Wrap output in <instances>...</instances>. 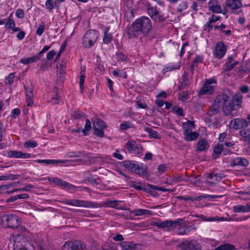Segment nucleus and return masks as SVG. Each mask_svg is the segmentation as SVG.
Here are the masks:
<instances>
[{"label": "nucleus", "instance_id": "f257e3e1", "mask_svg": "<svg viewBox=\"0 0 250 250\" xmlns=\"http://www.w3.org/2000/svg\"><path fill=\"white\" fill-rule=\"evenodd\" d=\"M236 102V100H231L230 97L226 94L218 95L207 112V116L205 118L206 122L211 123L212 116L217 114L221 108L226 116L229 115L235 110V106H238L237 104L234 103ZM237 102H239V100Z\"/></svg>", "mask_w": 250, "mask_h": 250}, {"label": "nucleus", "instance_id": "f03ea898", "mask_svg": "<svg viewBox=\"0 0 250 250\" xmlns=\"http://www.w3.org/2000/svg\"><path fill=\"white\" fill-rule=\"evenodd\" d=\"M151 29L150 19L146 16H142L136 19L131 25H128L125 32L129 39H133L141 34L147 35Z\"/></svg>", "mask_w": 250, "mask_h": 250}, {"label": "nucleus", "instance_id": "7ed1b4c3", "mask_svg": "<svg viewBox=\"0 0 250 250\" xmlns=\"http://www.w3.org/2000/svg\"><path fill=\"white\" fill-rule=\"evenodd\" d=\"M19 229L21 232L19 233L16 231L13 235V247L29 246L30 244L25 236L27 233L26 229L25 227L21 226L19 228Z\"/></svg>", "mask_w": 250, "mask_h": 250}, {"label": "nucleus", "instance_id": "20e7f679", "mask_svg": "<svg viewBox=\"0 0 250 250\" xmlns=\"http://www.w3.org/2000/svg\"><path fill=\"white\" fill-rule=\"evenodd\" d=\"M99 37L98 32L96 30H87L83 38L82 43L84 47L89 48L93 46Z\"/></svg>", "mask_w": 250, "mask_h": 250}, {"label": "nucleus", "instance_id": "39448f33", "mask_svg": "<svg viewBox=\"0 0 250 250\" xmlns=\"http://www.w3.org/2000/svg\"><path fill=\"white\" fill-rule=\"evenodd\" d=\"M0 220L3 225L12 229L17 228L21 224L19 217L13 214L4 215L0 219Z\"/></svg>", "mask_w": 250, "mask_h": 250}, {"label": "nucleus", "instance_id": "423d86ee", "mask_svg": "<svg viewBox=\"0 0 250 250\" xmlns=\"http://www.w3.org/2000/svg\"><path fill=\"white\" fill-rule=\"evenodd\" d=\"M94 135L100 138L104 135V129L106 127V123L101 119L95 118L92 120Z\"/></svg>", "mask_w": 250, "mask_h": 250}, {"label": "nucleus", "instance_id": "0eeeda50", "mask_svg": "<svg viewBox=\"0 0 250 250\" xmlns=\"http://www.w3.org/2000/svg\"><path fill=\"white\" fill-rule=\"evenodd\" d=\"M62 203L65 205L76 207H82L85 208H91L96 207L94 202L90 201H85L77 199H67L64 200Z\"/></svg>", "mask_w": 250, "mask_h": 250}, {"label": "nucleus", "instance_id": "6e6552de", "mask_svg": "<svg viewBox=\"0 0 250 250\" xmlns=\"http://www.w3.org/2000/svg\"><path fill=\"white\" fill-rule=\"evenodd\" d=\"M147 13L151 18L156 22H161L165 20V17L163 15L160 14L156 6H153L150 3L146 4Z\"/></svg>", "mask_w": 250, "mask_h": 250}, {"label": "nucleus", "instance_id": "1a4fd4ad", "mask_svg": "<svg viewBox=\"0 0 250 250\" xmlns=\"http://www.w3.org/2000/svg\"><path fill=\"white\" fill-rule=\"evenodd\" d=\"M183 219L179 218L176 220H167L164 222L158 221L154 223V225L160 229H174L182 224Z\"/></svg>", "mask_w": 250, "mask_h": 250}, {"label": "nucleus", "instance_id": "9d476101", "mask_svg": "<svg viewBox=\"0 0 250 250\" xmlns=\"http://www.w3.org/2000/svg\"><path fill=\"white\" fill-rule=\"evenodd\" d=\"M124 147L129 153L139 154L143 150L142 146L136 141L132 140H128L125 145Z\"/></svg>", "mask_w": 250, "mask_h": 250}, {"label": "nucleus", "instance_id": "9b49d317", "mask_svg": "<svg viewBox=\"0 0 250 250\" xmlns=\"http://www.w3.org/2000/svg\"><path fill=\"white\" fill-rule=\"evenodd\" d=\"M216 84V80L214 78L209 79L206 80L204 86L201 88L199 92L200 95L205 94H211L214 90L215 85Z\"/></svg>", "mask_w": 250, "mask_h": 250}, {"label": "nucleus", "instance_id": "f8f14e48", "mask_svg": "<svg viewBox=\"0 0 250 250\" xmlns=\"http://www.w3.org/2000/svg\"><path fill=\"white\" fill-rule=\"evenodd\" d=\"M181 250H201L200 245L195 240H184L179 245Z\"/></svg>", "mask_w": 250, "mask_h": 250}, {"label": "nucleus", "instance_id": "ddd939ff", "mask_svg": "<svg viewBox=\"0 0 250 250\" xmlns=\"http://www.w3.org/2000/svg\"><path fill=\"white\" fill-rule=\"evenodd\" d=\"M249 125L248 121L243 118H235L231 120L229 124V127L233 129H240L247 127Z\"/></svg>", "mask_w": 250, "mask_h": 250}, {"label": "nucleus", "instance_id": "4468645a", "mask_svg": "<svg viewBox=\"0 0 250 250\" xmlns=\"http://www.w3.org/2000/svg\"><path fill=\"white\" fill-rule=\"evenodd\" d=\"M121 202V201H119L117 200H107L100 203L94 202V204H95L96 207H93V208L105 207L107 208H112L116 209L122 210L123 209V208L119 207V203Z\"/></svg>", "mask_w": 250, "mask_h": 250}, {"label": "nucleus", "instance_id": "2eb2a0df", "mask_svg": "<svg viewBox=\"0 0 250 250\" xmlns=\"http://www.w3.org/2000/svg\"><path fill=\"white\" fill-rule=\"evenodd\" d=\"M226 53V47L225 44L222 42H218L213 51L214 57L218 59H221Z\"/></svg>", "mask_w": 250, "mask_h": 250}, {"label": "nucleus", "instance_id": "dca6fc26", "mask_svg": "<svg viewBox=\"0 0 250 250\" xmlns=\"http://www.w3.org/2000/svg\"><path fill=\"white\" fill-rule=\"evenodd\" d=\"M25 99L27 103V106H32L33 104V98L34 97L33 94V87L32 84L24 86Z\"/></svg>", "mask_w": 250, "mask_h": 250}, {"label": "nucleus", "instance_id": "f3484780", "mask_svg": "<svg viewBox=\"0 0 250 250\" xmlns=\"http://www.w3.org/2000/svg\"><path fill=\"white\" fill-rule=\"evenodd\" d=\"M249 165L248 160L244 157H238L231 160L230 166L234 167L237 166L241 167H247Z\"/></svg>", "mask_w": 250, "mask_h": 250}, {"label": "nucleus", "instance_id": "a211bd4d", "mask_svg": "<svg viewBox=\"0 0 250 250\" xmlns=\"http://www.w3.org/2000/svg\"><path fill=\"white\" fill-rule=\"evenodd\" d=\"M7 155L9 157L15 158L26 159L30 157V154L28 153H22L20 151L10 150L7 152Z\"/></svg>", "mask_w": 250, "mask_h": 250}, {"label": "nucleus", "instance_id": "6ab92c4d", "mask_svg": "<svg viewBox=\"0 0 250 250\" xmlns=\"http://www.w3.org/2000/svg\"><path fill=\"white\" fill-rule=\"evenodd\" d=\"M183 135L184 139L188 142L196 140L199 135L197 132H192L187 129L183 132Z\"/></svg>", "mask_w": 250, "mask_h": 250}, {"label": "nucleus", "instance_id": "aec40b11", "mask_svg": "<svg viewBox=\"0 0 250 250\" xmlns=\"http://www.w3.org/2000/svg\"><path fill=\"white\" fill-rule=\"evenodd\" d=\"M226 5L232 10L241 8L243 6L240 0H226Z\"/></svg>", "mask_w": 250, "mask_h": 250}, {"label": "nucleus", "instance_id": "412c9836", "mask_svg": "<svg viewBox=\"0 0 250 250\" xmlns=\"http://www.w3.org/2000/svg\"><path fill=\"white\" fill-rule=\"evenodd\" d=\"M127 209L130 213L133 214L135 216H142V215H151L152 214L151 211L145 209L137 208L135 209L131 210L127 208Z\"/></svg>", "mask_w": 250, "mask_h": 250}, {"label": "nucleus", "instance_id": "4be33fe9", "mask_svg": "<svg viewBox=\"0 0 250 250\" xmlns=\"http://www.w3.org/2000/svg\"><path fill=\"white\" fill-rule=\"evenodd\" d=\"M123 166L130 171L134 172L136 170V168L139 167V164H137L135 161L125 160L123 162Z\"/></svg>", "mask_w": 250, "mask_h": 250}, {"label": "nucleus", "instance_id": "5701e85b", "mask_svg": "<svg viewBox=\"0 0 250 250\" xmlns=\"http://www.w3.org/2000/svg\"><path fill=\"white\" fill-rule=\"evenodd\" d=\"M242 137L241 140L247 145H250V129H244L239 132Z\"/></svg>", "mask_w": 250, "mask_h": 250}, {"label": "nucleus", "instance_id": "b1692460", "mask_svg": "<svg viewBox=\"0 0 250 250\" xmlns=\"http://www.w3.org/2000/svg\"><path fill=\"white\" fill-rule=\"evenodd\" d=\"M110 26L106 27L104 30V36L103 37V42L105 44H109L111 42L113 39V36L111 33H109Z\"/></svg>", "mask_w": 250, "mask_h": 250}, {"label": "nucleus", "instance_id": "393cba45", "mask_svg": "<svg viewBox=\"0 0 250 250\" xmlns=\"http://www.w3.org/2000/svg\"><path fill=\"white\" fill-rule=\"evenodd\" d=\"M223 146L221 144H217L216 145L214 146L212 154L213 158L216 159L218 158L223 151Z\"/></svg>", "mask_w": 250, "mask_h": 250}, {"label": "nucleus", "instance_id": "a878e982", "mask_svg": "<svg viewBox=\"0 0 250 250\" xmlns=\"http://www.w3.org/2000/svg\"><path fill=\"white\" fill-rule=\"evenodd\" d=\"M197 150L199 151H205L208 148L207 141L205 139H201L197 143Z\"/></svg>", "mask_w": 250, "mask_h": 250}, {"label": "nucleus", "instance_id": "bb28decb", "mask_svg": "<svg viewBox=\"0 0 250 250\" xmlns=\"http://www.w3.org/2000/svg\"><path fill=\"white\" fill-rule=\"evenodd\" d=\"M35 162H36L38 163L44 164H47V165L55 164H58V163L64 164L65 163V160H51V159H50H50H49V160L38 159V160H36Z\"/></svg>", "mask_w": 250, "mask_h": 250}, {"label": "nucleus", "instance_id": "cd10ccee", "mask_svg": "<svg viewBox=\"0 0 250 250\" xmlns=\"http://www.w3.org/2000/svg\"><path fill=\"white\" fill-rule=\"evenodd\" d=\"M195 229L194 225H185L179 229V232L181 234H185Z\"/></svg>", "mask_w": 250, "mask_h": 250}, {"label": "nucleus", "instance_id": "c85d7f7f", "mask_svg": "<svg viewBox=\"0 0 250 250\" xmlns=\"http://www.w3.org/2000/svg\"><path fill=\"white\" fill-rule=\"evenodd\" d=\"M144 130L148 133L149 137L155 139H160L161 136L157 131L153 130L152 128L148 127H145Z\"/></svg>", "mask_w": 250, "mask_h": 250}, {"label": "nucleus", "instance_id": "c756f323", "mask_svg": "<svg viewBox=\"0 0 250 250\" xmlns=\"http://www.w3.org/2000/svg\"><path fill=\"white\" fill-rule=\"evenodd\" d=\"M122 250H136L135 245L127 242H124L121 244Z\"/></svg>", "mask_w": 250, "mask_h": 250}, {"label": "nucleus", "instance_id": "7c9ffc66", "mask_svg": "<svg viewBox=\"0 0 250 250\" xmlns=\"http://www.w3.org/2000/svg\"><path fill=\"white\" fill-rule=\"evenodd\" d=\"M75 250H87L86 245L83 241L74 240Z\"/></svg>", "mask_w": 250, "mask_h": 250}, {"label": "nucleus", "instance_id": "2f4dec72", "mask_svg": "<svg viewBox=\"0 0 250 250\" xmlns=\"http://www.w3.org/2000/svg\"><path fill=\"white\" fill-rule=\"evenodd\" d=\"M182 81L178 86V88L180 90L184 89L188 84V76L186 72H184L182 77Z\"/></svg>", "mask_w": 250, "mask_h": 250}, {"label": "nucleus", "instance_id": "473e14b6", "mask_svg": "<svg viewBox=\"0 0 250 250\" xmlns=\"http://www.w3.org/2000/svg\"><path fill=\"white\" fill-rule=\"evenodd\" d=\"M12 16V14H11L9 16V17L5 19L4 21H5V28L6 29H12L13 27L15 26V22L14 21L11 19V17Z\"/></svg>", "mask_w": 250, "mask_h": 250}, {"label": "nucleus", "instance_id": "72a5a7b5", "mask_svg": "<svg viewBox=\"0 0 250 250\" xmlns=\"http://www.w3.org/2000/svg\"><path fill=\"white\" fill-rule=\"evenodd\" d=\"M62 250H75L74 241L66 242L62 247Z\"/></svg>", "mask_w": 250, "mask_h": 250}, {"label": "nucleus", "instance_id": "f704fd0d", "mask_svg": "<svg viewBox=\"0 0 250 250\" xmlns=\"http://www.w3.org/2000/svg\"><path fill=\"white\" fill-rule=\"evenodd\" d=\"M134 172L141 176H146V168L143 167L142 164H139V167L136 168V170L134 171Z\"/></svg>", "mask_w": 250, "mask_h": 250}, {"label": "nucleus", "instance_id": "c9c22d12", "mask_svg": "<svg viewBox=\"0 0 250 250\" xmlns=\"http://www.w3.org/2000/svg\"><path fill=\"white\" fill-rule=\"evenodd\" d=\"M72 117L74 119L79 120L86 117V115L82 111L80 110L75 111L72 113Z\"/></svg>", "mask_w": 250, "mask_h": 250}, {"label": "nucleus", "instance_id": "e433bc0d", "mask_svg": "<svg viewBox=\"0 0 250 250\" xmlns=\"http://www.w3.org/2000/svg\"><path fill=\"white\" fill-rule=\"evenodd\" d=\"M84 69H81V72H80V74H81V76H80V90H81V92L82 93H83V88H84V81H85V74H84Z\"/></svg>", "mask_w": 250, "mask_h": 250}, {"label": "nucleus", "instance_id": "4c0bfd02", "mask_svg": "<svg viewBox=\"0 0 250 250\" xmlns=\"http://www.w3.org/2000/svg\"><path fill=\"white\" fill-rule=\"evenodd\" d=\"M39 58L38 57H35V56H34L31 58H22L20 60V62L24 64H28L37 62Z\"/></svg>", "mask_w": 250, "mask_h": 250}, {"label": "nucleus", "instance_id": "58836bf2", "mask_svg": "<svg viewBox=\"0 0 250 250\" xmlns=\"http://www.w3.org/2000/svg\"><path fill=\"white\" fill-rule=\"evenodd\" d=\"M239 198L243 200H250V190L247 191H240Z\"/></svg>", "mask_w": 250, "mask_h": 250}, {"label": "nucleus", "instance_id": "ea45409f", "mask_svg": "<svg viewBox=\"0 0 250 250\" xmlns=\"http://www.w3.org/2000/svg\"><path fill=\"white\" fill-rule=\"evenodd\" d=\"M91 128V122L89 119L85 120V124L84 125V128L82 129V132L84 136H86L88 134V132Z\"/></svg>", "mask_w": 250, "mask_h": 250}, {"label": "nucleus", "instance_id": "a19ab883", "mask_svg": "<svg viewBox=\"0 0 250 250\" xmlns=\"http://www.w3.org/2000/svg\"><path fill=\"white\" fill-rule=\"evenodd\" d=\"M234 246L229 243L222 245L217 248L215 250H233Z\"/></svg>", "mask_w": 250, "mask_h": 250}, {"label": "nucleus", "instance_id": "79ce46f5", "mask_svg": "<svg viewBox=\"0 0 250 250\" xmlns=\"http://www.w3.org/2000/svg\"><path fill=\"white\" fill-rule=\"evenodd\" d=\"M195 126L194 123L193 122H191L190 121H188L187 122L183 123L182 127L184 130V131L186 130L190 131L192 128L194 127Z\"/></svg>", "mask_w": 250, "mask_h": 250}, {"label": "nucleus", "instance_id": "37998d69", "mask_svg": "<svg viewBox=\"0 0 250 250\" xmlns=\"http://www.w3.org/2000/svg\"><path fill=\"white\" fill-rule=\"evenodd\" d=\"M188 7V3L187 1H182L177 6L176 11L179 13H181L186 10Z\"/></svg>", "mask_w": 250, "mask_h": 250}, {"label": "nucleus", "instance_id": "c03bdc74", "mask_svg": "<svg viewBox=\"0 0 250 250\" xmlns=\"http://www.w3.org/2000/svg\"><path fill=\"white\" fill-rule=\"evenodd\" d=\"M233 208L234 212H247L246 205H236Z\"/></svg>", "mask_w": 250, "mask_h": 250}, {"label": "nucleus", "instance_id": "a18cd8bd", "mask_svg": "<svg viewBox=\"0 0 250 250\" xmlns=\"http://www.w3.org/2000/svg\"><path fill=\"white\" fill-rule=\"evenodd\" d=\"M238 63V62H226L224 64L225 70L227 72L230 71Z\"/></svg>", "mask_w": 250, "mask_h": 250}, {"label": "nucleus", "instance_id": "49530a36", "mask_svg": "<svg viewBox=\"0 0 250 250\" xmlns=\"http://www.w3.org/2000/svg\"><path fill=\"white\" fill-rule=\"evenodd\" d=\"M147 187H149L150 188H152L154 190L161 191L162 192L171 191V190L168 188H165L164 187H160L156 186H154L149 184H147Z\"/></svg>", "mask_w": 250, "mask_h": 250}, {"label": "nucleus", "instance_id": "de8ad7c7", "mask_svg": "<svg viewBox=\"0 0 250 250\" xmlns=\"http://www.w3.org/2000/svg\"><path fill=\"white\" fill-rule=\"evenodd\" d=\"M117 55V59L118 61L120 62H128V59L127 57L123 53H122L120 51H119L116 53Z\"/></svg>", "mask_w": 250, "mask_h": 250}, {"label": "nucleus", "instance_id": "09e8293b", "mask_svg": "<svg viewBox=\"0 0 250 250\" xmlns=\"http://www.w3.org/2000/svg\"><path fill=\"white\" fill-rule=\"evenodd\" d=\"M38 146V143L37 142L33 140H29L28 141L25 142L23 146L26 148H34Z\"/></svg>", "mask_w": 250, "mask_h": 250}, {"label": "nucleus", "instance_id": "8fccbe9b", "mask_svg": "<svg viewBox=\"0 0 250 250\" xmlns=\"http://www.w3.org/2000/svg\"><path fill=\"white\" fill-rule=\"evenodd\" d=\"M177 198L181 200L184 201H199V199L200 198V197H194L191 196H178Z\"/></svg>", "mask_w": 250, "mask_h": 250}, {"label": "nucleus", "instance_id": "3c124183", "mask_svg": "<svg viewBox=\"0 0 250 250\" xmlns=\"http://www.w3.org/2000/svg\"><path fill=\"white\" fill-rule=\"evenodd\" d=\"M209 9L215 13H222L221 7L220 6L218 5H213L212 6H209Z\"/></svg>", "mask_w": 250, "mask_h": 250}, {"label": "nucleus", "instance_id": "603ef678", "mask_svg": "<svg viewBox=\"0 0 250 250\" xmlns=\"http://www.w3.org/2000/svg\"><path fill=\"white\" fill-rule=\"evenodd\" d=\"M213 22L211 21L208 19V21L203 26L204 30L207 31L208 33L212 31L213 28V26L211 24Z\"/></svg>", "mask_w": 250, "mask_h": 250}, {"label": "nucleus", "instance_id": "864d4df0", "mask_svg": "<svg viewBox=\"0 0 250 250\" xmlns=\"http://www.w3.org/2000/svg\"><path fill=\"white\" fill-rule=\"evenodd\" d=\"M125 15L127 18L133 19L134 17L133 10L131 7H127V9H125Z\"/></svg>", "mask_w": 250, "mask_h": 250}, {"label": "nucleus", "instance_id": "5fc2aeb1", "mask_svg": "<svg viewBox=\"0 0 250 250\" xmlns=\"http://www.w3.org/2000/svg\"><path fill=\"white\" fill-rule=\"evenodd\" d=\"M223 197V195H208V194H204L201 195L200 196H198L197 197H200L199 200H201L202 198H211V199H215L217 198H221Z\"/></svg>", "mask_w": 250, "mask_h": 250}, {"label": "nucleus", "instance_id": "6e6d98bb", "mask_svg": "<svg viewBox=\"0 0 250 250\" xmlns=\"http://www.w3.org/2000/svg\"><path fill=\"white\" fill-rule=\"evenodd\" d=\"M188 91H184L179 94L178 99L180 100L185 101L188 100Z\"/></svg>", "mask_w": 250, "mask_h": 250}, {"label": "nucleus", "instance_id": "4d7b16f0", "mask_svg": "<svg viewBox=\"0 0 250 250\" xmlns=\"http://www.w3.org/2000/svg\"><path fill=\"white\" fill-rule=\"evenodd\" d=\"M45 6L48 10L51 11L54 8L53 0H47L45 2Z\"/></svg>", "mask_w": 250, "mask_h": 250}, {"label": "nucleus", "instance_id": "13d9d810", "mask_svg": "<svg viewBox=\"0 0 250 250\" xmlns=\"http://www.w3.org/2000/svg\"><path fill=\"white\" fill-rule=\"evenodd\" d=\"M63 188H66L69 190H73L76 189L77 188V187H75L74 185H73L66 181H65L64 185H63Z\"/></svg>", "mask_w": 250, "mask_h": 250}, {"label": "nucleus", "instance_id": "bf43d9fd", "mask_svg": "<svg viewBox=\"0 0 250 250\" xmlns=\"http://www.w3.org/2000/svg\"><path fill=\"white\" fill-rule=\"evenodd\" d=\"M133 188H134L135 189L138 190H141L143 189V190H144L146 191H147L148 192H152V190L149 188V187H147V185L144 188H143L142 187H141L140 186L136 185H133Z\"/></svg>", "mask_w": 250, "mask_h": 250}, {"label": "nucleus", "instance_id": "052dcab7", "mask_svg": "<svg viewBox=\"0 0 250 250\" xmlns=\"http://www.w3.org/2000/svg\"><path fill=\"white\" fill-rule=\"evenodd\" d=\"M177 68L174 67L173 65L168 64L165 66L162 71L163 73H166L168 71H170Z\"/></svg>", "mask_w": 250, "mask_h": 250}, {"label": "nucleus", "instance_id": "680f3d73", "mask_svg": "<svg viewBox=\"0 0 250 250\" xmlns=\"http://www.w3.org/2000/svg\"><path fill=\"white\" fill-rule=\"evenodd\" d=\"M52 65L51 63L46 62L43 63H42L41 65V69L44 71L45 70H46L48 69V68L50 67Z\"/></svg>", "mask_w": 250, "mask_h": 250}, {"label": "nucleus", "instance_id": "e2e57ef3", "mask_svg": "<svg viewBox=\"0 0 250 250\" xmlns=\"http://www.w3.org/2000/svg\"><path fill=\"white\" fill-rule=\"evenodd\" d=\"M14 77L15 75L14 73H10L5 79V83H7L9 84H12L13 82Z\"/></svg>", "mask_w": 250, "mask_h": 250}, {"label": "nucleus", "instance_id": "0e129e2a", "mask_svg": "<svg viewBox=\"0 0 250 250\" xmlns=\"http://www.w3.org/2000/svg\"><path fill=\"white\" fill-rule=\"evenodd\" d=\"M226 175L222 173H214L215 181L218 182L224 178Z\"/></svg>", "mask_w": 250, "mask_h": 250}, {"label": "nucleus", "instance_id": "69168bd1", "mask_svg": "<svg viewBox=\"0 0 250 250\" xmlns=\"http://www.w3.org/2000/svg\"><path fill=\"white\" fill-rule=\"evenodd\" d=\"M52 182L55 183L57 185L63 188L65 181L62 180L59 178H53Z\"/></svg>", "mask_w": 250, "mask_h": 250}, {"label": "nucleus", "instance_id": "338daca9", "mask_svg": "<svg viewBox=\"0 0 250 250\" xmlns=\"http://www.w3.org/2000/svg\"><path fill=\"white\" fill-rule=\"evenodd\" d=\"M16 16L20 19H22L24 17V12L22 9H18L16 12Z\"/></svg>", "mask_w": 250, "mask_h": 250}, {"label": "nucleus", "instance_id": "774afa93", "mask_svg": "<svg viewBox=\"0 0 250 250\" xmlns=\"http://www.w3.org/2000/svg\"><path fill=\"white\" fill-rule=\"evenodd\" d=\"M120 128L122 130L126 129L132 127V125L128 122H125L120 124Z\"/></svg>", "mask_w": 250, "mask_h": 250}]
</instances>
